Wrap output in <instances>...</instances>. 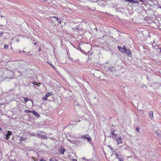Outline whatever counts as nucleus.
I'll use <instances>...</instances> for the list:
<instances>
[{
    "mask_svg": "<svg viewBox=\"0 0 161 161\" xmlns=\"http://www.w3.org/2000/svg\"><path fill=\"white\" fill-rule=\"evenodd\" d=\"M53 17H52L51 18V21L52 22H53V19H55V18H52Z\"/></svg>",
    "mask_w": 161,
    "mask_h": 161,
    "instance_id": "nucleus-25",
    "label": "nucleus"
},
{
    "mask_svg": "<svg viewBox=\"0 0 161 161\" xmlns=\"http://www.w3.org/2000/svg\"><path fill=\"white\" fill-rule=\"evenodd\" d=\"M26 139L25 137H21V141H23L25 140Z\"/></svg>",
    "mask_w": 161,
    "mask_h": 161,
    "instance_id": "nucleus-18",
    "label": "nucleus"
},
{
    "mask_svg": "<svg viewBox=\"0 0 161 161\" xmlns=\"http://www.w3.org/2000/svg\"><path fill=\"white\" fill-rule=\"evenodd\" d=\"M136 130L137 132H139L140 128L139 127H137L136 128Z\"/></svg>",
    "mask_w": 161,
    "mask_h": 161,
    "instance_id": "nucleus-21",
    "label": "nucleus"
},
{
    "mask_svg": "<svg viewBox=\"0 0 161 161\" xmlns=\"http://www.w3.org/2000/svg\"><path fill=\"white\" fill-rule=\"evenodd\" d=\"M93 1L94 2H96L97 1V0H93Z\"/></svg>",
    "mask_w": 161,
    "mask_h": 161,
    "instance_id": "nucleus-30",
    "label": "nucleus"
},
{
    "mask_svg": "<svg viewBox=\"0 0 161 161\" xmlns=\"http://www.w3.org/2000/svg\"><path fill=\"white\" fill-rule=\"evenodd\" d=\"M83 159H84V160H85V159L84 158H83Z\"/></svg>",
    "mask_w": 161,
    "mask_h": 161,
    "instance_id": "nucleus-34",
    "label": "nucleus"
},
{
    "mask_svg": "<svg viewBox=\"0 0 161 161\" xmlns=\"http://www.w3.org/2000/svg\"><path fill=\"white\" fill-rule=\"evenodd\" d=\"M116 156H117V158H119L120 159V161H122V160H121V159H120V157H119L118 155H117V154H116Z\"/></svg>",
    "mask_w": 161,
    "mask_h": 161,
    "instance_id": "nucleus-22",
    "label": "nucleus"
},
{
    "mask_svg": "<svg viewBox=\"0 0 161 161\" xmlns=\"http://www.w3.org/2000/svg\"><path fill=\"white\" fill-rule=\"evenodd\" d=\"M118 67V69H119V68H121L122 67L120 66H119L117 67Z\"/></svg>",
    "mask_w": 161,
    "mask_h": 161,
    "instance_id": "nucleus-27",
    "label": "nucleus"
},
{
    "mask_svg": "<svg viewBox=\"0 0 161 161\" xmlns=\"http://www.w3.org/2000/svg\"><path fill=\"white\" fill-rule=\"evenodd\" d=\"M24 99L25 102V103L27 101H28L29 100L28 98L27 97L25 98H24Z\"/></svg>",
    "mask_w": 161,
    "mask_h": 161,
    "instance_id": "nucleus-17",
    "label": "nucleus"
},
{
    "mask_svg": "<svg viewBox=\"0 0 161 161\" xmlns=\"http://www.w3.org/2000/svg\"><path fill=\"white\" fill-rule=\"evenodd\" d=\"M118 48L119 50L122 53H123L124 52L125 49V46H124L123 48H122L120 46H118Z\"/></svg>",
    "mask_w": 161,
    "mask_h": 161,
    "instance_id": "nucleus-3",
    "label": "nucleus"
},
{
    "mask_svg": "<svg viewBox=\"0 0 161 161\" xmlns=\"http://www.w3.org/2000/svg\"><path fill=\"white\" fill-rule=\"evenodd\" d=\"M51 94H50V92L47 93V94H46V96H45V97H43V100L44 101V100H45L47 99V97L49 96Z\"/></svg>",
    "mask_w": 161,
    "mask_h": 161,
    "instance_id": "nucleus-9",
    "label": "nucleus"
},
{
    "mask_svg": "<svg viewBox=\"0 0 161 161\" xmlns=\"http://www.w3.org/2000/svg\"><path fill=\"white\" fill-rule=\"evenodd\" d=\"M52 18H55V19H56V20H57V21L58 22V23H61V20L60 19H58V18H57V17L53 16V17Z\"/></svg>",
    "mask_w": 161,
    "mask_h": 161,
    "instance_id": "nucleus-12",
    "label": "nucleus"
},
{
    "mask_svg": "<svg viewBox=\"0 0 161 161\" xmlns=\"http://www.w3.org/2000/svg\"><path fill=\"white\" fill-rule=\"evenodd\" d=\"M41 136V137H43V138H47V136L46 135H42V136Z\"/></svg>",
    "mask_w": 161,
    "mask_h": 161,
    "instance_id": "nucleus-20",
    "label": "nucleus"
},
{
    "mask_svg": "<svg viewBox=\"0 0 161 161\" xmlns=\"http://www.w3.org/2000/svg\"><path fill=\"white\" fill-rule=\"evenodd\" d=\"M32 113L34 115L36 116V117L39 116V115L37 113L36 111H32Z\"/></svg>",
    "mask_w": 161,
    "mask_h": 161,
    "instance_id": "nucleus-13",
    "label": "nucleus"
},
{
    "mask_svg": "<svg viewBox=\"0 0 161 161\" xmlns=\"http://www.w3.org/2000/svg\"><path fill=\"white\" fill-rule=\"evenodd\" d=\"M59 152L60 153L63 154L65 152V150L64 147H61L60 149H59Z\"/></svg>",
    "mask_w": 161,
    "mask_h": 161,
    "instance_id": "nucleus-6",
    "label": "nucleus"
},
{
    "mask_svg": "<svg viewBox=\"0 0 161 161\" xmlns=\"http://www.w3.org/2000/svg\"><path fill=\"white\" fill-rule=\"evenodd\" d=\"M97 1L98 0H97Z\"/></svg>",
    "mask_w": 161,
    "mask_h": 161,
    "instance_id": "nucleus-37",
    "label": "nucleus"
},
{
    "mask_svg": "<svg viewBox=\"0 0 161 161\" xmlns=\"http://www.w3.org/2000/svg\"><path fill=\"white\" fill-rule=\"evenodd\" d=\"M2 129L0 127V131H2Z\"/></svg>",
    "mask_w": 161,
    "mask_h": 161,
    "instance_id": "nucleus-29",
    "label": "nucleus"
},
{
    "mask_svg": "<svg viewBox=\"0 0 161 161\" xmlns=\"http://www.w3.org/2000/svg\"><path fill=\"white\" fill-rule=\"evenodd\" d=\"M33 84H34L38 86H40L41 85V84L39 83H37L36 82H33Z\"/></svg>",
    "mask_w": 161,
    "mask_h": 161,
    "instance_id": "nucleus-15",
    "label": "nucleus"
},
{
    "mask_svg": "<svg viewBox=\"0 0 161 161\" xmlns=\"http://www.w3.org/2000/svg\"><path fill=\"white\" fill-rule=\"evenodd\" d=\"M3 35V33H0V36H1Z\"/></svg>",
    "mask_w": 161,
    "mask_h": 161,
    "instance_id": "nucleus-28",
    "label": "nucleus"
},
{
    "mask_svg": "<svg viewBox=\"0 0 161 161\" xmlns=\"http://www.w3.org/2000/svg\"><path fill=\"white\" fill-rule=\"evenodd\" d=\"M109 69L110 71L112 72H113L114 70L115 71V70H117V69H115V68H114V67H112L111 68H109Z\"/></svg>",
    "mask_w": 161,
    "mask_h": 161,
    "instance_id": "nucleus-14",
    "label": "nucleus"
},
{
    "mask_svg": "<svg viewBox=\"0 0 161 161\" xmlns=\"http://www.w3.org/2000/svg\"><path fill=\"white\" fill-rule=\"evenodd\" d=\"M49 64L53 68V69H55V68L53 65L52 64H50L49 63Z\"/></svg>",
    "mask_w": 161,
    "mask_h": 161,
    "instance_id": "nucleus-24",
    "label": "nucleus"
},
{
    "mask_svg": "<svg viewBox=\"0 0 161 161\" xmlns=\"http://www.w3.org/2000/svg\"><path fill=\"white\" fill-rule=\"evenodd\" d=\"M19 53H20V50H19Z\"/></svg>",
    "mask_w": 161,
    "mask_h": 161,
    "instance_id": "nucleus-33",
    "label": "nucleus"
},
{
    "mask_svg": "<svg viewBox=\"0 0 161 161\" xmlns=\"http://www.w3.org/2000/svg\"><path fill=\"white\" fill-rule=\"evenodd\" d=\"M124 52H125L126 53L128 54V56H130V55H131V53H130V50L127 48L126 47L125 48V49Z\"/></svg>",
    "mask_w": 161,
    "mask_h": 161,
    "instance_id": "nucleus-5",
    "label": "nucleus"
},
{
    "mask_svg": "<svg viewBox=\"0 0 161 161\" xmlns=\"http://www.w3.org/2000/svg\"><path fill=\"white\" fill-rule=\"evenodd\" d=\"M125 1H128L130 2H134V1L133 0H125Z\"/></svg>",
    "mask_w": 161,
    "mask_h": 161,
    "instance_id": "nucleus-16",
    "label": "nucleus"
},
{
    "mask_svg": "<svg viewBox=\"0 0 161 161\" xmlns=\"http://www.w3.org/2000/svg\"><path fill=\"white\" fill-rule=\"evenodd\" d=\"M156 134L158 136H160L161 135V131L160 130H157L155 132Z\"/></svg>",
    "mask_w": 161,
    "mask_h": 161,
    "instance_id": "nucleus-10",
    "label": "nucleus"
},
{
    "mask_svg": "<svg viewBox=\"0 0 161 161\" xmlns=\"http://www.w3.org/2000/svg\"><path fill=\"white\" fill-rule=\"evenodd\" d=\"M116 141L117 143L119 144L121 143L122 142V139L121 137H118V138L116 139Z\"/></svg>",
    "mask_w": 161,
    "mask_h": 161,
    "instance_id": "nucleus-4",
    "label": "nucleus"
},
{
    "mask_svg": "<svg viewBox=\"0 0 161 161\" xmlns=\"http://www.w3.org/2000/svg\"><path fill=\"white\" fill-rule=\"evenodd\" d=\"M27 112L28 113H32V111H31V110H27Z\"/></svg>",
    "mask_w": 161,
    "mask_h": 161,
    "instance_id": "nucleus-23",
    "label": "nucleus"
},
{
    "mask_svg": "<svg viewBox=\"0 0 161 161\" xmlns=\"http://www.w3.org/2000/svg\"><path fill=\"white\" fill-rule=\"evenodd\" d=\"M111 135L110 136V137L114 138H117L116 136L117 135L114 133V130L111 131Z\"/></svg>",
    "mask_w": 161,
    "mask_h": 161,
    "instance_id": "nucleus-2",
    "label": "nucleus"
},
{
    "mask_svg": "<svg viewBox=\"0 0 161 161\" xmlns=\"http://www.w3.org/2000/svg\"><path fill=\"white\" fill-rule=\"evenodd\" d=\"M37 134H38V135L40 136V134H38V133Z\"/></svg>",
    "mask_w": 161,
    "mask_h": 161,
    "instance_id": "nucleus-35",
    "label": "nucleus"
},
{
    "mask_svg": "<svg viewBox=\"0 0 161 161\" xmlns=\"http://www.w3.org/2000/svg\"><path fill=\"white\" fill-rule=\"evenodd\" d=\"M36 43H34V44H35V45H36Z\"/></svg>",
    "mask_w": 161,
    "mask_h": 161,
    "instance_id": "nucleus-32",
    "label": "nucleus"
},
{
    "mask_svg": "<svg viewBox=\"0 0 161 161\" xmlns=\"http://www.w3.org/2000/svg\"><path fill=\"white\" fill-rule=\"evenodd\" d=\"M141 1H142V0H140Z\"/></svg>",
    "mask_w": 161,
    "mask_h": 161,
    "instance_id": "nucleus-36",
    "label": "nucleus"
},
{
    "mask_svg": "<svg viewBox=\"0 0 161 161\" xmlns=\"http://www.w3.org/2000/svg\"><path fill=\"white\" fill-rule=\"evenodd\" d=\"M52 160V159H50V161H51V160Z\"/></svg>",
    "mask_w": 161,
    "mask_h": 161,
    "instance_id": "nucleus-31",
    "label": "nucleus"
},
{
    "mask_svg": "<svg viewBox=\"0 0 161 161\" xmlns=\"http://www.w3.org/2000/svg\"><path fill=\"white\" fill-rule=\"evenodd\" d=\"M12 136L11 131H8L7 134L6 135V138L7 140H8L10 136Z\"/></svg>",
    "mask_w": 161,
    "mask_h": 161,
    "instance_id": "nucleus-1",
    "label": "nucleus"
},
{
    "mask_svg": "<svg viewBox=\"0 0 161 161\" xmlns=\"http://www.w3.org/2000/svg\"><path fill=\"white\" fill-rule=\"evenodd\" d=\"M83 137L87 139L89 141L91 140V138L90 136L88 135H85V136H83Z\"/></svg>",
    "mask_w": 161,
    "mask_h": 161,
    "instance_id": "nucleus-11",
    "label": "nucleus"
},
{
    "mask_svg": "<svg viewBox=\"0 0 161 161\" xmlns=\"http://www.w3.org/2000/svg\"><path fill=\"white\" fill-rule=\"evenodd\" d=\"M40 161H46L45 160H44L43 159H41Z\"/></svg>",
    "mask_w": 161,
    "mask_h": 161,
    "instance_id": "nucleus-26",
    "label": "nucleus"
},
{
    "mask_svg": "<svg viewBox=\"0 0 161 161\" xmlns=\"http://www.w3.org/2000/svg\"><path fill=\"white\" fill-rule=\"evenodd\" d=\"M149 116L151 119H153L154 118L153 112V111L150 112L149 114Z\"/></svg>",
    "mask_w": 161,
    "mask_h": 161,
    "instance_id": "nucleus-7",
    "label": "nucleus"
},
{
    "mask_svg": "<svg viewBox=\"0 0 161 161\" xmlns=\"http://www.w3.org/2000/svg\"><path fill=\"white\" fill-rule=\"evenodd\" d=\"M8 45H4V48H5V49H8Z\"/></svg>",
    "mask_w": 161,
    "mask_h": 161,
    "instance_id": "nucleus-19",
    "label": "nucleus"
},
{
    "mask_svg": "<svg viewBox=\"0 0 161 161\" xmlns=\"http://www.w3.org/2000/svg\"><path fill=\"white\" fill-rule=\"evenodd\" d=\"M4 75V71L2 69H0V78L3 77Z\"/></svg>",
    "mask_w": 161,
    "mask_h": 161,
    "instance_id": "nucleus-8",
    "label": "nucleus"
}]
</instances>
